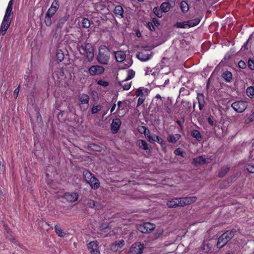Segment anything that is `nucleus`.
Returning <instances> with one entry per match:
<instances>
[{"mask_svg": "<svg viewBox=\"0 0 254 254\" xmlns=\"http://www.w3.org/2000/svg\"><path fill=\"white\" fill-rule=\"evenodd\" d=\"M55 229L56 234L60 237H64L65 234L63 231L62 229L57 225L55 226Z\"/></svg>", "mask_w": 254, "mask_h": 254, "instance_id": "34", "label": "nucleus"}, {"mask_svg": "<svg viewBox=\"0 0 254 254\" xmlns=\"http://www.w3.org/2000/svg\"><path fill=\"white\" fill-rule=\"evenodd\" d=\"M164 104L163 106V109L167 113H171L172 112L171 106H172V102L171 100H169V98H168L167 101L166 102H163Z\"/></svg>", "mask_w": 254, "mask_h": 254, "instance_id": "24", "label": "nucleus"}, {"mask_svg": "<svg viewBox=\"0 0 254 254\" xmlns=\"http://www.w3.org/2000/svg\"><path fill=\"white\" fill-rule=\"evenodd\" d=\"M153 13L158 17L159 18H161L162 17V11L161 9L157 7H155L153 9Z\"/></svg>", "mask_w": 254, "mask_h": 254, "instance_id": "35", "label": "nucleus"}, {"mask_svg": "<svg viewBox=\"0 0 254 254\" xmlns=\"http://www.w3.org/2000/svg\"><path fill=\"white\" fill-rule=\"evenodd\" d=\"M78 50L82 55H86L88 60L91 62L94 58L93 48L91 44L85 43L84 44L78 45Z\"/></svg>", "mask_w": 254, "mask_h": 254, "instance_id": "4", "label": "nucleus"}, {"mask_svg": "<svg viewBox=\"0 0 254 254\" xmlns=\"http://www.w3.org/2000/svg\"><path fill=\"white\" fill-rule=\"evenodd\" d=\"M207 122L211 126L213 125V122L212 120V119L210 117L208 118L207 119Z\"/></svg>", "mask_w": 254, "mask_h": 254, "instance_id": "59", "label": "nucleus"}, {"mask_svg": "<svg viewBox=\"0 0 254 254\" xmlns=\"http://www.w3.org/2000/svg\"><path fill=\"white\" fill-rule=\"evenodd\" d=\"M125 244L123 240H120L118 242L113 243L110 246V249L113 252H117L123 248Z\"/></svg>", "mask_w": 254, "mask_h": 254, "instance_id": "17", "label": "nucleus"}, {"mask_svg": "<svg viewBox=\"0 0 254 254\" xmlns=\"http://www.w3.org/2000/svg\"><path fill=\"white\" fill-rule=\"evenodd\" d=\"M59 7L58 0H54L51 6L48 10L46 15L53 17Z\"/></svg>", "mask_w": 254, "mask_h": 254, "instance_id": "12", "label": "nucleus"}, {"mask_svg": "<svg viewBox=\"0 0 254 254\" xmlns=\"http://www.w3.org/2000/svg\"><path fill=\"white\" fill-rule=\"evenodd\" d=\"M116 108V105L114 104L111 108V113H112Z\"/></svg>", "mask_w": 254, "mask_h": 254, "instance_id": "61", "label": "nucleus"}, {"mask_svg": "<svg viewBox=\"0 0 254 254\" xmlns=\"http://www.w3.org/2000/svg\"><path fill=\"white\" fill-rule=\"evenodd\" d=\"M228 243L227 240L225 238H222V235L219 237L217 243V247L218 248H221Z\"/></svg>", "mask_w": 254, "mask_h": 254, "instance_id": "27", "label": "nucleus"}, {"mask_svg": "<svg viewBox=\"0 0 254 254\" xmlns=\"http://www.w3.org/2000/svg\"><path fill=\"white\" fill-rule=\"evenodd\" d=\"M52 17L46 15L45 18V23L47 26H50L52 24Z\"/></svg>", "mask_w": 254, "mask_h": 254, "instance_id": "41", "label": "nucleus"}, {"mask_svg": "<svg viewBox=\"0 0 254 254\" xmlns=\"http://www.w3.org/2000/svg\"><path fill=\"white\" fill-rule=\"evenodd\" d=\"M134 75L135 71L132 69H129L127 70V76L125 78L130 80L134 77Z\"/></svg>", "mask_w": 254, "mask_h": 254, "instance_id": "37", "label": "nucleus"}, {"mask_svg": "<svg viewBox=\"0 0 254 254\" xmlns=\"http://www.w3.org/2000/svg\"><path fill=\"white\" fill-rule=\"evenodd\" d=\"M191 134L194 138H195L198 141H200L202 139V136L199 131L197 130H192L191 132Z\"/></svg>", "mask_w": 254, "mask_h": 254, "instance_id": "31", "label": "nucleus"}, {"mask_svg": "<svg viewBox=\"0 0 254 254\" xmlns=\"http://www.w3.org/2000/svg\"><path fill=\"white\" fill-rule=\"evenodd\" d=\"M119 85L123 87L125 90H128L131 87V82L129 80L125 79L123 81L119 82Z\"/></svg>", "mask_w": 254, "mask_h": 254, "instance_id": "22", "label": "nucleus"}, {"mask_svg": "<svg viewBox=\"0 0 254 254\" xmlns=\"http://www.w3.org/2000/svg\"><path fill=\"white\" fill-rule=\"evenodd\" d=\"M254 121V117H253L251 115L248 117L246 120H245V124H249L252 122Z\"/></svg>", "mask_w": 254, "mask_h": 254, "instance_id": "47", "label": "nucleus"}, {"mask_svg": "<svg viewBox=\"0 0 254 254\" xmlns=\"http://www.w3.org/2000/svg\"><path fill=\"white\" fill-rule=\"evenodd\" d=\"M211 162L210 158H205L203 156H200L193 159L192 164L196 166L209 163Z\"/></svg>", "mask_w": 254, "mask_h": 254, "instance_id": "13", "label": "nucleus"}, {"mask_svg": "<svg viewBox=\"0 0 254 254\" xmlns=\"http://www.w3.org/2000/svg\"><path fill=\"white\" fill-rule=\"evenodd\" d=\"M229 168L228 167H225L222 168L219 172V176L220 177H224L229 171Z\"/></svg>", "mask_w": 254, "mask_h": 254, "instance_id": "36", "label": "nucleus"}, {"mask_svg": "<svg viewBox=\"0 0 254 254\" xmlns=\"http://www.w3.org/2000/svg\"><path fill=\"white\" fill-rule=\"evenodd\" d=\"M160 9L163 12H167L170 9V4L168 2H163L160 5Z\"/></svg>", "mask_w": 254, "mask_h": 254, "instance_id": "29", "label": "nucleus"}, {"mask_svg": "<svg viewBox=\"0 0 254 254\" xmlns=\"http://www.w3.org/2000/svg\"><path fill=\"white\" fill-rule=\"evenodd\" d=\"M141 129H143V133L145 136L146 138L147 139V140L150 142V143H153L155 142V139H156V137H154L156 135H150L149 134V129L145 127H141Z\"/></svg>", "mask_w": 254, "mask_h": 254, "instance_id": "18", "label": "nucleus"}, {"mask_svg": "<svg viewBox=\"0 0 254 254\" xmlns=\"http://www.w3.org/2000/svg\"><path fill=\"white\" fill-rule=\"evenodd\" d=\"M114 55L117 61L121 63V67L126 69L130 66L132 64V61L129 56H127L125 52L118 51L114 52Z\"/></svg>", "mask_w": 254, "mask_h": 254, "instance_id": "3", "label": "nucleus"}, {"mask_svg": "<svg viewBox=\"0 0 254 254\" xmlns=\"http://www.w3.org/2000/svg\"><path fill=\"white\" fill-rule=\"evenodd\" d=\"M235 233V231L233 230L227 231L222 235V238H225L228 242L234 237Z\"/></svg>", "mask_w": 254, "mask_h": 254, "instance_id": "25", "label": "nucleus"}, {"mask_svg": "<svg viewBox=\"0 0 254 254\" xmlns=\"http://www.w3.org/2000/svg\"><path fill=\"white\" fill-rule=\"evenodd\" d=\"M86 182L88 183L92 189L96 190L99 188V181L88 171H84L83 173Z\"/></svg>", "mask_w": 254, "mask_h": 254, "instance_id": "6", "label": "nucleus"}, {"mask_svg": "<svg viewBox=\"0 0 254 254\" xmlns=\"http://www.w3.org/2000/svg\"><path fill=\"white\" fill-rule=\"evenodd\" d=\"M248 65L252 70H254V62L252 60H249L248 62Z\"/></svg>", "mask_w": 254, "mask_h": 254, "instance_id": "51", "label": "nucleus"}, {"mask_svg": "<svg viewBox=\"0 0 254 254\" xmlns=\"http://www.w3.org/2000/svg\"><path fill=\"white\" fill-rule=\"evenodd\" d=\"M88 205L91 208H94L95 207L96 202L93 200H89L88 201Z\"/></svg>", "mask_w": 254, "mask_h": 254, "instance_id": "49", "label": "nucleus"}, {"mask_svg": "<svg viewBox=\"0 0 254 254\" xmlns=\"http://www.w3.org/2000/svg\"><path fill=\"white\" fill-rule=\"evenodd\" d=\"M87 247L91 254H100L99 250V243L97 241L89 242Z\"/></svg>", "mask_w": 254, "mask_h": 254, "instance_id": "10", "label": "nucleus"}, {"mask_svg": "<svg viewBox=\"0 0 254 254\" xmlns=\"http://www.w3.org/2000/svg\"><path fill=\"white\" fill-rule=\"evenodd\" d=\"M247 103L244 101H239L232 104L231 107L238 113L243 112L247 108Z\"/></svg>", "mask_w": 254, "mask_h": 254, "instance_id": "8", "label": "nucleus"}, {"mask_svg": "<svg viewBox=\"0 0 254 254\" xmlns=\"http://www.w3.org/2000/svg\"><path fill=\"white\" fill-rule=\"evenodd\" d=\"M180 7L182 11L184 12H187L188 11L189 8L188 3L185 1H182L180 4Z\"/></svg>", "mask_w": 254, "mask_h": 254, "instance_id": "33", "label": "nucleus"}, {"mask_svg": "<svg viewBox=\"0 0 254 254\" xmlns=\"http://www.w3.org/2000/svg\"><path fill=\"white\" fill-rule=\"evenodd\" d=\"M101 109V106L100 105L94 106L92 107L91 112L92 114H96Z\"/></svg>", "mask_w": 254, "mask_h": 254, "instance_id": "43", "label": "nucleus"}, {"mask_svg": "<svg viewBox=\"0 0 254 254\" xmlns=\"http://www.w3.org/2000/svg\"><path fill=\"white\" fill-rule=\"evenodd\" d=\"M136 36L138 37H141V33L139 32H137Z\"/></svg>", "mask_w": 254, "mask_h": 254, "instance_id": "64", "label": "nucleus"}, {"mask_svg": "<svg viewBox=\"0 0 254 254\" xmlns=\"http://www.w3.org/2000/svg\"><path fill=\"white\" fill-rule=\"evenodd\" d=\"M110 59V51L105 46H101L99 49L98 62L103 64H107Z\"/></svg>", "mask_w": 254, "mask_h": 254, "instance_id": "5", "label": "nucleus"}, {"mask_svg": "<svg viewBox=\"0 0 254 254\" xmlns=\"http://www.w3.org/2000/svg\"><path fill=\"white\" fill-rule=\"evenodd\" d=\"M187 26H188V27H193V26H195L194 25H193V23L192 22V20H188L187 21Z\"/></svg>", "mask_w": 254, "mask_h": 254, "instance_id": "56", "label": "nucleus"}, {"mask_svg": "<svg viewBox=\"0 0 254 254\" xmlns=\"http://www.w3.org/2000/svg\"><path fill=\"white\" fill-rule=\"evenodd\" d=\"M154 137H156V139H155V142H157L158 143H159L161 146L163 144V140L162 138H161L160 137L158 136V135L155 136Z\"/></svg>", "mask_w": 254, "mask_h": 254, "instance_id": "48", "label": "nucleus"}, {"mask_svg": "<svg viewBox=\"0 0 254 254\" xmlns=\"http://www.w3.org/2000/svg\"><path fill=\"white\" fill-rule=\"evenodd\" d=\"M159 80H162V81H164V83L163 84H159L158 85V86L160 87H164L166 86V85H168L169 83V79L168 78H166L164 76H162L161 78H158L156 82L158 83H161V82H160Z\"/></svg>", "mask_w": 254, "mask_h": 254, "instance_id": "28", "label": "nucleus"}, {"mask_svg": "<svg viewBox=\"0 0 254 254\" xmlns=\"http://www.w3.org/2000/svg\"><path fill=\"white\" fill-rule=\"evenodd\" d=\"M147 27L149 28L151 31H153L155 29V28L151 22H148L147 23Z\"/></svg>", "mask_w": 254, "mask_h": 254, "instance_id": "54", "label": "nucleus"}, {"mask_svg": "<svg viewBox=\"0 0 254 254\" xmlns=\"http://www.w3.org/2000/svg\"><path fill=\"white\" fill-rule=\"evenodd\" d=\"M12 6L7 5L5 14L0 27V34L3 36L8 29L12 18Z\"/></svg>", "mask_w": 254, "mask_h": 254, "instance_id": "2", "label": "nucleus"}, {"mask_svg": "<svg viewBox=\"0 0 254 254\" xmlns=\"http://www.w3.org/2000/svg\"><path fill=\"white\" fill-rule=\"evenodd\" d=\"M78 99L81 104L85 105V109L88 107L89 97L87 95L85 94H81L79 96Z\"/></svg>", "mask_w": 254, "mask_h": 254, "instance_id": "19", "label": "nucleus"}, {"mask_svg": "<svg viewBox=\"0 0 254 254\" xmlns=\"http://www.w3.org/2000/svg\"><path fill=\"white\" fill-rule=\"evenodd\" d=\"M197 100L198 103H205L204 101V97L203 94L202 93H199L197 94Z\"/></svg>", "mask_w": 254, "mask_h": 254, "instance_id": "44", "label": "nucleus"}, {"mask_svg": "<svg viewBox=\"0 0 254 254\" xmlns=\"http://www.w3.org/2000/svg\"><path fill=\"white\" fill-rule=\"evenodd\" d=\"M153 22L156 26H158L159 25V23L156 18H153Z\"/></svg>", "mask_w": 254, "mask_h": 254, "instance_id": "60", "label": "nucleus"}, {"mask_svg": "<svg viewBox=\"0 0 254 254\" xmlns=\"http://www.w3.org/2000/svg\"><path fill=\"white\" fill-rule=\"evenodd\" d=\"M197 199L195 196H188L181 198H175L169 200L167 205L168 207H176L177 206H184L190 204Z\"/></svg>", "mask_w": 254, "mask_h": 254, "instance_id": "1", "label": "nucleus"}, {"mask_svg": "<svg viewBox=\"0 0 254 254\" xmlns=\"http://www.w3.org/2000/svg\"><path fill=\"white\" fill-rule=\"evenodd\" d=\"M238 66L240 68L244 69L246 67V64L243 61H240L238 63Z\"/></svg>", "mask_w": 254, "mask_h": 254, "instance_id": "50", "label": "nucleus"}, {"mask_svg": "<svg viewBox=\"0 0 254 254\" xmlns=\"http://www.w3.org/2000/svg\"><path fill=\"white\" fill-rule=\"evenodd\" d=\"M81 23L82 26L86 28H89L90 26V21L88 18H84L82 20Z\"/></svg>", "mask_w": 254, "mask_h": 254, "instance_id": "38", "label": "nucleus"}, {"mask_svg": "<svg viewBox=\"0 0 254 254\" xmlns=\"http://www.w3.org/2000/svg\"><path fill=\"white\" fill-rule=\"evenodd\" d=\"M118 108L116 111V113L119 115L123 116V115L125 113V108L126 105L125 104L122 102V101H118Z\"/></svg>", "mask_w": 254, "mask_h": 254, "instance_id": "20", "label": "nucleus"}, {"mask_svg": "<svg viewBox=\"0 0 254 254\" xmlns=\"http://www.w3.org/2000/svg\"><path fill=\"white\" fill-rule=\"evenodd\" d=\"M176 123H177V124L179 126H180V127L181 126V125H182V123H181V122L180 121H177L176 122Z\"/></svg>", "mask_w": 254, "mask_h": 254, "instance_id": "63", "label": "nucleus"}, {"mask_svg": "<svg viewBox=\"0 0 254 254\" xmlns=\"http://www.w3.org/2000/svg\"><path fill=\"white\" fill-rule=\"evenodd\" d=\"M222 77L227 82H231L232 80V74L230 71L224 72L222 74Z\"/></svg>", "mask_w": 254, "mask_h": 254, "instance_id": "26", "label": "nucleus"}, {"mask_svg": "<svg viewBox=\"0 0 254 254\" xmlns=\"http://www.w3.org/2000/svg\"><path fill=\"white\" fill-rule=\"evenodd\" d=\"M104 71V68L98 65L91 66L88 69L89 73L91 75L100 74Z\"/></svg>", "mask_w": 254, "mask_h": 254, "instance_id": "11", "label": "nucleus"}, {"mask_svg": "<svg viewBox=\"0 0 254 254\" xmlns=\"http://www.w3.org/2000/svg\"><path fill=\"white\" fill-rule=\"evenodd\" d=\"M246 169L248 171L251 173H254V166L250 164H248L246 166Z\"/></svg>", "mask_w": 254, "mask_h": 254, "instance_id": "46", "label": "nucleus"}, {"mask_svg": "<svg viewBox=\"0 0 254 254\" xmlns=\"http://www.w3.org/2000/svg\"><path fill=\"white\" fill-rule=\"evenodd\" d=\"M246 92L247 95L250 97V96H254V88L253 87L250 86L247 88L246 90Z\"/></svg>", "mask_w": 254, "mask_h": 254, "instance_id": "40", "label": "nucleus"}, {"mask_svg": "<svg viewBox=\"0 0 254 254\" xmlns=\"http://www.w3.org/2000/svg\"><path fill=\"white\" fill-rule=\"evenodd\" d=\"M155 228V225L151 223L146 222L139 225L137 229L142 233H149L153 231Z\"/></svg>", "mask_w": 254, "mask_h": 254, "instance_id": "7", "label": "nucleus"}, {"mask_svg": "<svg viewBox=\"0 0 254 254\" xmlns=\"http://www.w3.org/2000/svg\"><path fill=\"white\" fill-rule=\"evenodd\" d=\"M174 154L176 155L181 156L182 157H184V152L180 148H177L175 150Z\"/></svg>", "mask_w": 254, "mask_h": 254, "instance_id": "42", "label": "nucleus"}, {"mask_svg": "<svg viewBox=\"0 0 254 254\" xmlns=\"http://www.w3.org/2000/svg\"><path fill=\"white\" fill-rule=\"evenodd\" d=\"M143 93L142 91V90L140 89L139 88L137 89V90L136 92V95L137 96H140L141 95H143Z\"/></svg>", "mask_w": 254, "mask_h": 254, "instance_id": "57", "label": "nucleus"}, {"mask_svg": "<svg viewBox=\"0 0 254 254\" xmlns=\"http://www.w3.org/2000/svg\"><path fill=\"white\" fill-rule=\"evenodd\" d=\"M143 248V245L140 242H137L131 245L129 249V253L130 254H141Z\"/></svg>", "mask_w": 254, "mask_h": 254, "instance_id": "9", "label": "nucleus"}, {"mask_svg": "<svg viewBox=\"0 0 254 254\" xmlns=\"http://www.w3.org/2000/svg\"><path fill=\"white\" fill-rule=\"evenodd\" d=\"M56 57L59 62H62L64 57V52L61 50H58L56 52Z\"/></svg>", "mask_w": 254, "mask_h": 254, "instance_id": "32", "label": "nucleus"}, {"mask_svg": "<svg viewBox=\"0 0 254 254\" xmlns=\"http://www.w3.org/2000/svg\"><path fill=\"white\" fill-rule=\"evenodd\" d=\"M155 98L160 99V100L162 101V102H163L162 97H161V96L159 94H157L155 96Z\"/></svg>", "mask_w": 254, "mask_h": 254, "instance_id": "62", "label": "nucleus"}, {"mask_svg": "<svg viewBox=\"0 0 254 254\" xmlns=\"http://www.w3.org/2000/svg\"><path fill=\"white\" fill-rule=\"evenodd\" d=\"M78 196L77 193L71 192L65 193L63 195V198L68 202H73L77 200Z\"/></svg>", "mask_w": 254, "mask_h": 254, "instance_id": "14", "label": "nucleus"}, {"mask_svg": "<svg viewBox=\"0 0 254 254\" xmlns=\"http://www.w3.org/2000/svg\"><path fill=\"white\" fill-rule=\"evenodd\" d=\"M121 125V121L119 119H115L111 124V130L113 133H116Z\"/></svg>", "mask_w": 254, "mask_h": 254, "instance_id": "16", "label": "nucleus"}, {"mask_svg": "<svg viewBox=\"0 0 254 254\" xmlns=\"http://www.w3.org/2000/svg\"><path fill=\"white\" fill-rule=\"evenodd\" d=\"M97 83L102 86L104 87H107L109 85V82L108 81L103 80H99Z\"/></svg>", "mask_w": 254, "mask_h": 254, "instance_id": "45", "label": "nucleus"}, {"mask_svg": "<svg viewBox=\"0 0 254 254\" xmlns=\"http://www.w3.org/2000/svg\"><path fill=\"white\" fill-rule=\"evenodd\" d=\"M205 103H198V107L200 110H202L204 107Z\"/></svg>", "mask_w": 254, "mask_h": 254, "instance_id": "58", "label": "nucleus"}, {"mask_svg": "<svg viewBox=\"0 0 254 254\" xmlns=\"http://www.w3.org/2000/svg\"><path fill=\"white\" fill-rule=\"evenodd\" d=\"M124 13V10L122 6L118 5L115 7L114 9V14L116 17L120 18H123Z\"/></svg>", "mask_w": 254, "mask_h": 254, "instance_id": "21", "label": "nucleus"}, {"mask_svg": "<svg viewBox=\"0 0 254 254\" xmlns=\"http://www.w3.org/2000/svg\"><path fill=\"white\" fill-rule=\"evenodd\" d=\"M144 101V98L143 97H140L138 99L137 106H138L140 105L141 104H142L143 103Z\"/></svg>", "mask_w": 254, "mask_h": 254, "instance_id": "53", "label": "nucleus"}, {"mask_svg": "<svg viewBox=\"0 0 254 254\" xmlns=\"http://www.w3.org/2000/svg\"><path fill=\"white\" fill-rule=\"evenodd\" d=\"M181 136L179 134H169L167 137L168 142L175 143L181 138Z\"/></svg>", "mask_w": 254, "mask_h": 254, "instance_id": "23", "label": "nucleus"}, {"mask_svg": "<svg viewBox=\"0 0 254 254\" xmlns=\"http://www.w3.org/2000/svg\"><path fill=\"white\" fill-rule=\"evenodd\" d=\"M192 22L193 23V24L195 26H196L199 23L200 19L199 18H195L194 19H192Z\"/></svg>", "mask_w": 254, "mask_h": 254, "instance_id": "55", "label": "nucleus"}, {"mask_svg": "<svg viewBox=\"0 0 254 254\" xmlns=\"http://www.w3.org/2000/svg\"><path fill=\"white\" fill-rule=\"evenodd\" d=\"M187 21L183 22H177L175 24V26L179 28H186L188 27Z\"/></svg>", "mask_w": 254, "mask_h": 254, "instance_id": "39", "label": "nucleus"}, {"mask_svg": "<svg viewBox=\"0 0 254 254\" xmlns=\"http://www.w3.org/2000/svg\"><path fill=\"white\" fill-rule=\"evenodd\" d=\"M137 145L139 147L145 150H147L149 149L148 144L145 140L139 139L137 141Z\"/></svg>", "mask_w": 254, "mask_h": 254, "instance_id": "30", "label": "nucleus"}, {"mask_svg": "<svg viewBox=\"0 0 254 254\" xmlns=\"http://www.w3.org/2000/svg\"><path fill=\"white\" fill-rule=\"evenodd\" d=\"M152 56V53H148L146 51L139 52L136 55L137 59L142 62H146L150 60Z\"/></svg>", "mask_w": 254, "mask_h": 254, "instance_id": "15", "label": "nucleus"}, {"mask_svg": "<svg viewBox=\"0 0 254 254\" xmlns=\"http://www.w3.org/2000/svg\"><path fill=\"white\" fill-rule=\"evenodd\" d=\"M19 90H20V86H18V87L14 90L13 94H14L15 98H16L17 97V96L18 95V93L19 92Z\"/></svg>", "mask_w": 254, "mask_h": 254, "instance_id": "52", "label": "nucleus"}]
</instances>
